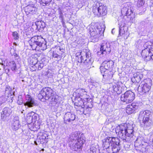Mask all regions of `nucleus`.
I'll return each mask as SVG.
<instances>
[{
	"label": "nucleus",
	"mask_w": 153,
	"mask_h": 153,
	"mask_svg": "<svg viewBox=\"0 0 153 153\" xmlns=\"http://www.w3.org/2000/svg\"><path fill=\"white\" fill-rule=\"evenodd\" d=\"M133 124L126 123L117 126L115 129L117 134L119 137L125 142H134V146L135 147L141 148V151L143 153H149L151 147L149 144L143 139V137L137 138L133 135Z\"/></svg>",
	"instance_id": "1"
},
{
	"label": "nucleus",
	"mask_w": 153,
	"mask_h": 153,
	"mask_svg": "<svg viewBox=\"0 0 153 153\" xmlns=\"http://www.w3.org/2000/svg\"><path fill=\"white\" fill-rule=\"evenodd\" d=\"M102 146L108 153H117L120 150V140L118 138L108 137L103 140Z\"/></svg>",
	"instance_id": "2"
},
{
	"label": "nucleus",
	"mask_w": 153,
	"mask_h": 153,
	"mask_svg": "<svg viewBox=\"0 0 153 153\" xmlns=\"http://www.w3.org/2000/svg\"><path fill=\"white\" fill-rule=\"evenodd\" d=\"M29 43L33 50L41 51L47 48L45 39L41 36H35L32 37L29 41Z\"/></svg>",
	"instance_id": "3"
},
{
	"label": "nucleus",
	"mask_w": 153,
	"mask_h": 153,
	"mask_svg": "<svg viewBox=\"0 0 153 153\" xmlns=\"http://www.w3.org/2000/svg\"><path fill=\"white\" fill-rule=\"evenodd\" d=\"M138 119L142 126L149 128L153 125V112L148 110L141 111L139 113Z\"/></svg>",
	"instance_id": "4"
},
{
	"label": "nucleus",
	"mask_w": 153,
	"mask_h": 153,
	"mask_svg": "<svg viewBox=\"0 0 153 153\" xmlns=\"http://www.w3.org/2000/svg\"><path fill=\"white\" fill-rule=\"evenodd\" d=\"M83 135V134H80L79 132H76L70 136V139L71 142L69 145L72 150L76 151L81 148L85 141L82 137Z\"/></svg>",
	"instance_id": "5"
},
{
	"label": "nucleus",
	"mask_w": 153,
	"mask_h": 153,
	"mask_svg": "<svg viewBox=\"0 0 153 153\" xmlns=\"http://www.w3.org/2000/svg\"><path fill=\"white\" fill-rule=\"evenodd\" d=\"M91 53L88 49L79 50L76 53V58L79 62H83L87 68H90L92 65L91 59Z\"/></svg>",
	"instance_id": "6"
},
{
	"label": "nucleus",
	"mask_w": 153,
	"mask_h": 153,
	"mask_svg": "<svg viewBox=\"0 0 153 153\" xmlns=\"http://www.w3.org/2000/svg\"><path fill=\"white\" fill-rule=\"evenodd\" d=\"M148 42L143 45L144 49L142 51L141 55L146 61L153 60V45H150Z\"/></svg>",
	"instance_id": "7"
},
{
	"label": "nucleus",
	"mask_w": 153,
	"mask_h": 153,
	"mask_svg": "<svg viewBox=\"0 0 153 153\" xmlns=\"http://www.w3.org/2000/svg\"><path fill=\"white\" fill-rule=\"evenodd\" d=\"M151 79L148 78L144 79L140 84L138 88V93L141 95H143L148 93L150 89Z\"/></svg>",
	"instance_id": "8"
},
{
	"label": "nucleus",
	"mask_w": 153,
	"mask_h": 153,
	"mask_svg": "<svg viewBox=\"0 0 153 153\" xmlns=\"http://www.w3.org/2000/svg\"><path fill=\"white\" fill-rule=\"evenodd\" d=\"M102 29L98 28L94 26H91L89 28V32L91 36V39L93 42H97L98 38L102 34Z\"/></svg>",
	"instance_id": "9"
},
{
	"label": "nucleus",
	"mask_w": 153,
	"mask_h": 153,
	"mask_svg": "<svg viewBox=\"0 0 153 153\" xmlns=\"http://www.w3.org/2000/svg\"><path fill=\"white\" fill-rule=\"evenodd\" d=\"M93 12L95 14L99 15L101 16H104L106 15L107 10L106 7L102 5V4L96 2L93 5Z\"/></svg>",
	"instance_id": "10"
},
{
	"label": "nucleus",
	"mask_w": 153,
	"mask_h": 153,
	"mask_svg": "<svg viewBox=\"0 0 153 153\" xmlns=\"http://www.w3.org/2000/svg\"><path fill=\"white\" fill-rule=\"evenodd\" d=\"M52 96V91L50 88H45L41 90L38 94V97L39 100L44 102L48 100Z\"/></svg>",
	"instance_id": "11"
},
{
	"label": "nucleus",
	"mask_w": 153,
	"mask_h": 153,
	"mask_svg": "<svg viewBox=\"0 0 153 153\" xmlns=\"http://www.w3.org/2000/svg\"><path fill=\"white\" fill-rule=\"evenodd\" d=\"M100 51H98V55H102V56L107 58L108 54H109L111 51V48L110 43L107 42L102 43L101 45Z\"/></svg>",
	"instance_id": "12"
},
{
	"label": "nucleus",
	"mask_w": 153,
	"mask_h": 153,
	"mask_svg": "<svg viewBox=\"0 0 153 153\" xmlns=\"http://www.w3.org/2000/svg\"><path fill=\"white\" fill-rule=\"evenodd\" d=\"M51 51L52 52L53 58L60 59L63 57L65 56V50L61 48L59 46L52 48Z\"/></svg>",
	"instance_id": "13"
},
{
	"label": "nucleus",
	"mask_w": 153,
	"mask_h": 153,
	"mask_svg": "<svg viewBox=\"0 0 153 153\" xmlns=\"http://www.w3.org/2000/svg\"><path fill=\"white\" fill-rule=\"evenodd\" d=\"M135 95L134 92L131 91H128L122 94L120 100L126 103H130L134 99Z\"/></svg>",
	"instance_id": "14"
},
{
	"label": "nucleus",
	"mask_w": 153,
	"mask_h": 153,
	"mask_svg": "<svg viewBox=\"0 0 153 153\" xmlns=\"http://www.w3.org/2000/svg\"><path fill=\"white\" fill-rule=\"evenodd\" d=\"M43 66L42 63L39 62L38 59L36 57H32L30 60L29 67L30 71H33L36 70H41Z\"/></svg>",
	"instance_id": "15"
},
{
	"label": "nucleus",
	"mask_w": 153,
	"mask_h": 153,
	"mask_svg": "<svg viewBox=\"0 0 153 153\" xmlns=\"http://www.w3.org/2000/svg\"><path fill=\"white\" fill-rule=\"evenodd\" d=\"M133 7L128 6V7H124L122 10V13H124L126 16H127L128 18L130 19V22L132 23L134 21V13L133 12Z\"/></svg>",
	"instance_id": "16"
},
{
	"label": "nucleus",
	"mask_w": 153,
	"mask_h": 153,
	"mask_svg": "<svg viewBox=\"0 0 153 153\" xmlns=\"http://www.w3.org/2000/svg\"><path fill=\"white\" fill-rule=\"evenodd\" d=\"M138 108V104L137 103H133L131 105L127 106L126 108V112L129 114L135 113Z\"/></svg>",
	"instance_id": "17"
},
{
	"label": "nucleus",
	"mask_w": 153,
	"mask_h": 153,
	"mask_svg": "<svg viewBox=\"0 0 153 153\" xmlns=\"http://www.w3.org/2000/svg\"><path fill=\"white\" fill-rule=\"evenodd\" d=\"M74 97V101L73 100V99L72 98V100L73 102H74V105L75 106L81 107L82 108L81 110H82L83 113L84 114L83 107L82 106L84 104V102L82 100V98L75 96Z\"/></svg>",
	"instance_id": "18"
},
{
	"label": "nucleus",
	"mask_w": 153,
	"mask_h": 153,
	"mask_svg": "<svg viewBox=\"0 0 153 153\" xmlns=\"http://www.w3.org/2000/svg\"><path fill=\"white\" fill-rule=\"evenodd\" d=\"M86 95H87V92L84 89H79L76 90L75 93H74L73 94V96H76L78 97H82L84 96L83 98H85Z\"/></svg>",
	"instance_id": "19"
},
{
	"label": "nucleus",
	"mask_w": 153,
	"mask_h": 153,
	"mask_svg": "<svg viewBox=\"0 0 153 153\" xmlns=\"http://www.w3.org/2000/svg\"><path fill=\"white\" fill-rule=\"evenodd\" d=\"M113 88L114 91L116 92L117 94L115 95V100H117L118 98V94H119L121 92V87L118 83L113 84Z\"/></svg>",
	"instance_id": "20"
},
{
	"label": "nucleus",
	"mask_w": 153,
	"mask_h": 153,
	"mask_svg": "<svg viewBox=\"0 0 153 153\" xmlns=\"http://www.w3.org/2000/svg\"><path fill=\"white\" fill-rule=\"evenodd\" d=\"M103 66L101 65L100 67V69L101 73L103 78L106 79H108L111 78L112 77V75L108 74V70L105 69Z\"/></svg>",
	"instance_id": "21"
},
{
	"label": "nucleus",
	"mask_w": 153,
	"mask_h": 153,
	"mask_svg": "<svg viewBox=\"0 0 153 153\" xmlns=\"http://www.w3.org/2000/svg\"><path fill=\"white\" fill-rule=\"evenodd\" d=\"M26 102L24 104L25 106H28L29 107H33L34 103V101L30 95L27 94L26 96Z\"/></svg>",
	"instance_id": "22"
},
{
	"label": "nucleus",
	"mask_w": 153,
	"mask_h": 153,
	"mask_svg": "<svg viewBox=\"0 0 153 153\" xmlns=\"http://www.w3.org/2000/svg\"><path fill=\"white\" fill-rule=\"evenodd\" d=\"M142 79V75L140 72H137L134 74V77L131 79L132 81L134 82L139 83Z\"/></svg>",
	"instance_id": "23"
},
{
	"label": "nucleus",
	"mask_w": 153,
	"mask_h": 153,
	"mask_svg": "<svg viewBox=\"0 0 153 153\" xmlns=\"http://www.w3.org/2000/svg\"><path fill=\"white\" fill-rule=\"evenodd\" d=\"M47 134L45 133H42V135L38 139V141L40 144H43L46 143L48 142Z\"/></svg>",
	"instance_id": "24"
},
{
	"label": "nucleus",
	"mask_w": 153,
	"mask_h": 153,
	"mask_svg": "<svg viewBox=\"0 0 153 153\" xmlns=\"http://www.w3.org/2000/svg\"><path fill=\"white\" fill-rule=\"evenodd\" d=\"M113 65V62L112 61H104L102 64V65L103 66L105 69L108 70L110 68H111Z\"/></svg>",
	"instance_id": "25"
},
{
	"label": "nucleus",
	"mask_w": 153,
	"mask_h": 153,
	"mask_svg": "<svg viewBox=\"0 0 153 153\" xmlns=\"http://www.w3.org/2000/svg\"><path fill=\"white\" fill-rule=\"evenodd\" d=\"M7 66L13 71H16L17 69L16 65L14 61H10Z\"/></svg>",
	"instance_id": "26"
},
{
	"label": "nucleus",
	"mask_w": 153,
	"mask_h": 153,
	"mask_svg": "<svg viewBox=\"0 0 153 153\" xmlns=\"http://www.w3.org/2000/svg\"><path fill=\"white\" fill-rule=\"evenodd\" d=\"M119 25L120 26L119 35L121 36L125 34V32L124 29L126 28V27L124 23L121 24L120 23H119Z\"/></svg>",
	"instance_id": "27"
},
{
	"label": "nucleus",
	"mask_w": 153,
	"mask_h": 153,
	"mask_svg": "<svg viewBox=\"0 0 153 153\" xmlns=\"http://www.w3.org/2000/svg\"><path fill=\"white\" fill-rule=\"evenodd\" d=\"M75 116L73 113L68 112V121L69 122H71L73 121L75 119Z\"/></svg>",
	"instance_id": "28"
},
{
	"label": "nucleus",
	"mask_w": 153,
	"mask_h": 153,
	"mask_svg": "<svg viewBox=\"0 0 153 153\" xmlns=\"http://www.w3.org/2000/svg\"><path fill=\"white\" fill-rule=\"evenodd\" d=\"M36 8L35 7L29 6H27L25 9V12L28 13H33L35 11Z\"/></svg>",
	"instance_id": "29"
},
{
	"label": "nucleus",
	"mask_w": 153,
	"mask_h": 153,
	"mask_svg": "<svg viewBox=\"0 0 153 153\" xmlns=\"http://www.w3.org/2000/svg\"><path fill=\"white\" fill-rule=\"evenodd\" d=\"M43 6L48 5L51 1L52 0H37Z\"/></svg>",
	"instance_id": "30"
},
{
	"label": "nucleus",
	"mask_w": 153,
	"mask_h": 153,
	"mask_svg": "<svg viewBox=\"0 0 153 153\" xmlns=\"http://www.w3.org/2000/svg\"><path fill=\"white\" fill-rule=\"evenodd\" d=\"M135 3H137V6L140 7L144 4V2L143 0H135Z\"/></svg>",
	"instance_id": "31"
},
{
	"label": "nucleus",
	"mask_w": 153,
	"mask_h": 153,
	"mask_svg": "<svg viewBox=\"0 0 153 153\" xmlns=\"http://www.w3.org/2000/svg\"><path fill=\"white\" fill-rule=\"evenodd\" d=\"M140 74L142 75V78L143 77L144 79L146 78V76H147V77H148V79L149 78V73L148 74V72L146 70H144L140 72Z\"/></svg>",
	"instance_id": "32"
},
{
	"label": "nucleus",
	"mask_w": 153,
	"mask_h": 153,
	"mask_svg": "<svg viewBox=\"0 0 153 153\" xmlns=\"http://www.w3.org/2000/svg\"><path fill=\"white\" fill-rule=\"evenodd\" d=\"M42 23H43V22H42L41 21H38L36 24L37 28L39 29L43 28L45 26L42 25Z\"/></svg>",
	"instance_id": "33"
},
{
	"label": "nucleus",
	"mask_w": 153,
	"mask_h": 153,
	"mask_svg": "<svg viewBox=\"0 0 153 153\" xmlns=\"http://www.w3.org/2000/svg\"><path fill=\"white\" fill-rule=\"evenodd\" d=\"M12 35L14 39L15 40H17L19 38L18 33L16 31H14L12 32Z\"/></svg>",
	"instance_id": "34"
},
{
	"label": "nucleus",
	"mask_w": 153,
	"mask_h": 153,
	"mask_svg": "<svg viewBox=\"0 0 153 153\" xmlns=\"http://www.w3.org/2000/svg\"><path fill=\"white\" fill-rule=\"evenodd\" d=\"M97 149L94 147H91L88 151V153H97Z\"/></svg>",
	"instance_id": "35"
},
{
	"label": "nucleus",
	"mask_w": 153,
	"mask_h": 153,
	"mask_svg": "<svg viewBox=\"0 0 153 153\" xmlns=\"http://www.w3.org/2000/svg\"><path fill=\"white\" fill-rule=\"evenodd\" d=\"M3 114L6 116H8L10 115V113H8L7 112V110L6 109H4V111H3Z\"/></svg>",
	"instance_id": "36"
},
{
	"label": "nucleus",
	"mask_w": 153,
	"mask_h": 153,
	"mask_svg": "<svg viewBox=\"0 0 153 153\" xmlns=\"http://www.w3.org/2000/svg\"><path fill=\"white\" fill-rule=\"evenodd\" d=\"M18 102L19 104V105H21V104L22 103V102H19V100H18Z\"/></svg>",
	"instance_id": "37"
},
{
	"label": "nucleus",
	"mask_w": 153,
	"mask_h": 153,
	"mask_svg": "<svg viewBox=\"0 0 153 153\" xmlns=\"http://www.w3.org/2000/svg\"><path fill=\"white\" fill-rule=\"evenodd\" d=\"M42 150L43 151L44 150V149H42Z\"/></svg>",
	"instance_id": "38"
},
{
	"label": "nucleus",
	"mask_w": 153,
	"mask_h": 153,
	"mask_svg": "<svg viewBox=\"0 0 153 153\" xmlns=\"http://www.w3.org/2000/svg\"><path fill=\"white\" fill-rule=\"evenodd\" d=\"M111 32H112H112H113V30H112V31H111Z\"/></svg>",
	"instance_id": "39"
},
{
	"label": "nucleus",
	"mask_w": 153,
	"mask_h": 153,
	"mask_svg": "<svg viewBox=\"0 0 153 153\" xmlns=\"http://www.w3.org/2000/svg\"><path fill=\"white\" fill-rule=\"evenodd\" d=\"M111 32H112H112H113V30H112V31H111Z\"/></svg>",
	"instance_id": "40"
},
{
	"label": "nucleus",
	"mask_w": 153,
	"mask_h": 153,
	"mask_svg": "<svg viewBox=\"0 0 153 153\" xmlns=\"http://www.w3.org/2000/svg\"><path fill=\"white\" fill-rule=\"evenodd\" d=\"M144 23V22H142V23L143 24Z\"/></svg>",
	"instance_id": "41"
}]
</instances>
